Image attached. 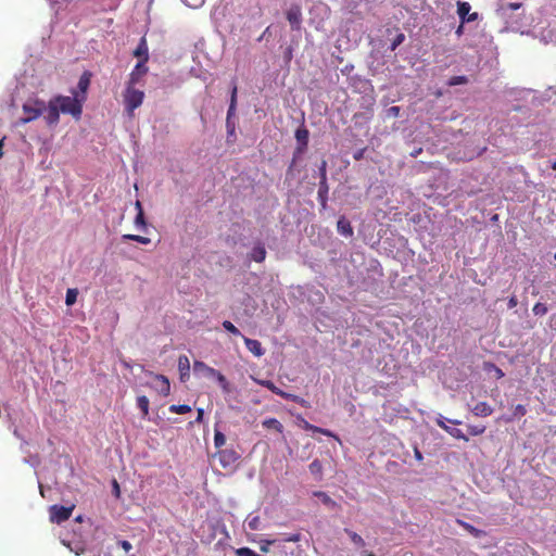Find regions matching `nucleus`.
I'll use <instances>...</instances> for the list:
<instances>
[{
	"mask_svg": "<svg viewBox=\"0 0 556 556\" xmlns=\"http://www.w3.org/2000/svg\"><path fill=\"white\" fill-rule=\"evenodd\" d=\"M118 545H119V546H121V547H122L126 553L130 552V551H131V548H132L131 543H130L129 541H127V540H122V541H119V542H118Z\"/></svg>",
	"mask_w": 556,
	"mask_h": 556,
	"instance_id": "obj_48",
	"label": "nucleus"
},
{
	"mask_svg": "<svg viewBox=\"0 0 556 556\" xmlns=\"http://www.w3.org/2000/svg\"><path fill=\"white\" fill-rule=\"evenodd\" d=\"M251 351L257 357H261L264 354V350H251Z\"/></svg>",
	"mask_w": 556,
	"mask_h": 556,
	"instance_id": "obj_60",
	"label": "nucleus"
},
{
	"mask_svg": "<svg viewBox=\"0 0 556 556\" xmlns=\"http://www.w3.org/2000/svg\"><path fill=\"white\" fill-rule=\"evenodd\" d=\"M483 369L484 371H486L488 374H491L493 372L494 377L496 379H501L504 377V372L503 370L497 367L496 365L492 364V363H489V362H484L483 363Z\"/></svg>",
	"mask_w": 556,
	"mask_h": 556,
	"instance_id": "obj_25",
	"label": "nucleus"
},
{
	"mask_svg": "<svg viewBox=\"0 0 556 556\" xmlns=\"http://www.w3.org/2000/svg\"><path fill=\"white\" fill-rule=\"evenodd\" d=\"M262 425L264 428L275 430L279 433L283 431L282 424L276 418H267L263 420Z\"/></svg>",
	"mask_w": 556,
	"mask_h": 556,
	"instance_id": "obj_21",
	"label": "nucleus"
},
{
	"mask_svg": "<svg viewBox=\"0 0 556 556\" xmlns=\"http://www.w3.org/2000/svg\"><path fill=\"white\" fill-rule=\"evenodd\" d=\"M77 294H78L77 289H68L66 292V296H65L66 305L71 306V305L75 304V302L77 300Z\"/></svg>",
	"mask_w": 556,
	"mask_h": 556,
	"instance_id": "obj_33",
	"label": "nucleus"
},
{
	"mask_svg": "<svg viewBox=\"0 0 556 556\" xmlns=\"http://www.w3.org/2000/svg\"><path fill=\"white\" fill-rule=\"evenodd\" d=\"M388 113L394 117H397L400 115V108L399 106H391L388 110Z\"/></svg>",
	"mask_w": 556,
	"mask_h": 556,
	"instance_id": "obj_52",
	"label": "nucleus"
},
{
	"mask_svg": "<svg viewBox=\"0 0 556 556\" xmlns=\"http://www.w3.org/2000/svg\"><path fill=\"white\" fill-rule=\"evenodd\" d=\"M548 308L545 304L538 302L534 304L532 312L535 316H544L547 313Z\"/></svg>",
	"mask_w": 556,
	"mask_h": 556,
	"instance_id": "obj_35",
	"label": "nucleus"
},
{
	"mask_svg": "<svg viewBox=\"0 0 556 556\" xmlns=\"http://www.w3.org/2000/svg\"><path fill=\"white\" fill-rule=\"evenodd\" d=\"M220 374H222L220 371H218V370H216V369H214V368L210 367V368L207 369V371L205 372V376H207V377H212V378H215V379H216V378L218 377V375H220Z\"/></svg>",
	"mask_w": 556,
	"mask_h": 556,
	"instance_id": "obj_50",
	"label": "nucleus"
},
{
	"mask_svg": "<svg viewBox=\"0 0 556 556\" xmlns=\"http://www.w3.org/2000/svg\"><path fill=\"white\" fill-rule=\"evenodd\" d=\"M245 342L247 343H253V345H254L253 348H258L260 346V343L257 341H250V340L245 339Z\"/></svg>",
	"mask_w": 556,
	"mask_h": 556,
	"instance_id": "obj_62",
	"label": "nucleus"
},
{
	"mask_svg": "<svg viewBox=\"0 0 556 556\" xmlns=\"http://www.w3.org/2000/svg\"><path fill=\"white\" fill-rule=\"evenodd\" d=\"M302 428L307 431H312L314 429V425L309 424L305 419H302Z\"/></svg>",
	"mask_w": 556,
	"mask_h": 556,
	"instance_id": "obj_53",
	"label": "nucleus"
},
{
	"mask_svg": "<svg viewBox=\"0 0 556 556\" xmlns=\"http://www.w3.org/2000/svg\"><path fill=\"white\" fill-rule=\"evenodd\" d=\"M287 20L293 29H299L302 22V12L299 5H292L287 11Z\"/></svg>",
	"mask_w": 556,
	"mask_h": 556,
	"instance_id": "obj_12",
	"label": "nucleus"
},
{
	"mask_svg": "<svg viewBox=\"0 0 556 556\" xmlns=\"http://www.w3.org/2000/svg\"><path fill=\"white\" fill-rule=\"evenodd\" d=\"M256 381H257V383L267 388L273 393L279 395L280 397L291 401V402H294V403H298L304 407H307V402L304 399L300 397L299 395L282 391L281 389L276 387L273 381H270V380H256Z\"/></svg>",
	"mask_w": 556,
	"mask_h": 556,
	"instance_id": "obj_4",
	"label": "nucleus"
},
{
	"mask_svg": "<svg viewBox=\"0 0 556 556\" xmlns=\"http://www.w3.org/2000/svg\"><path fill=\"white\" fill-rule=\"evenodd\" d=\"M225 443H226L225 434L223 432L216 430L215 433H214V445H215V447L218 448V450H222L220 447L223 445H225Z\"/></svg>",
	"mask_w": 556,
	"mask_h": 556,
	"instance_id": "obj_32",
	"label": "nucleus"
},
{
	"mask_svg": "<svg viewBox=\"0 0 556 556\" xmlns=\"http://www.w3.org/2000/svg\"><path fill=\"white\" fill-rule=\"evenodd\" d=\"M309 472L317 479L321 480L323 477V465L320 460L314 459L308 466Z\"/></svg>",
	"mask_w": 556,
	"mask_h": 556,
	"instance_id": "obj_23",
	"label": "nucleus"
},
{
	"mask_svg": "<svg viewBox=\"0 0 556 556\" xmlns=\"http://www.w3.org/2000/svg\"><path fill=\"white\" fill-rule=\"evenodd\" d=\"M301 540V534L300 533H293V534H290L286 538H283V542H293V543H296Z\"/></svg>",
	"mask_w": 556,
	"mask_h": 556,
	"instance_id": "obj_47",
	"label": "nucleus"
},
{
	"mask_svg": "<svg viewBox=\"0 0 556 556\" xmlns=\"http://www.w3.org/2000/svg\"><path fill=\"white\" fill-rule=\"evenodd\" d=\"M135 225L137 227H140L143 230H146L147 222H146V218H144L143 210H140V212H137V215H136V218H135Z\"/></svg>",
	"mask_w": 556,
	"mask_h": 556,
	"instance_id": "obj_36",
	"label": "nucleus"
},
{
	"mask_svg": "<svg viewBox=\"0 0 556 556\" xmlns=\"http://www.w3.org/2000/svg\"><path fill=\"white\" fill-rule=\"evenodd\" d=\"M91 76H92V74L89 71H85L81 74V76L79 77L78 85H77V88H78L77 92H78L79 97L87 98V91L90 86Z\"/></svg>",
	"mask_w": 556,
	"mask_h": 556,
	"instance_id": "obj_14",
	"label": "nucleus"
},
{
	"mask_svg": "<svg viewBox=\"0 0 556 556\" xmlns=\"http://www.w3.org/2000/svg\"><path fill=\"white\" fill-rule=\"evenodd\" d=\"M123 239L124 240L136 241V242H139L141 244H149L151 242L150 238L143 237V236H139V235H124Z\"/></svg>",
	"mask_w": 556,
	"mask_h": 556,
	"instance_id": "obj_29",
	"label": "nucleus"
},
{
	"mask_svg": "<svg viewBox=\"0 0 556 556\" xmlns=\"http://www.w3.org/2000/svg\"><path fill=\"white\" fill-rule=\"evenodd\" d=\"M67 547L76 555H81L85 552V546L80 542L75 543L74 546H72V544L68 543Z\"/></svg>",
	"mask_w": 556,
	"mask_h": 556,
	"instance_id": "obj_43",
	"label": "nucleus"
},
{
	"mask_svg": "<svg viewBox=\"0 0 556 556\" xmlns=\"http://www.w3.org/2000/svg\"><path fill=\"white\" fill-rule=\"evenodd\" d=\"M415 457L417 460H421L422 459V454L421 452L416 447L415 448Z\"/></svg>",
	"mask_w": 556,
	"mask_h": 556,
	"instance_id": "obj_58",
	"label": "nucleus"
},
{
	"mask_svg": "<svg viewBox=\"0 0 556 556\" xmlns=\"http://www.w3.org/2000/svg\"><path fill=\"white\" fill-rule=\"evenodd\" d=\"M328 192H329V187H328L327 181H319L318 200L323 207H325L327 204Z\"/></svg>",
	"mask_w": 556,
	"mask_h": 556,
	"instance_id": "obj_20",
	"label": "nucleus"
},
{
	"mask_svg": "<svg viewBox=\"0 0 556 556\" xmlns=\"http://www.w3.org/2000/svg\"><path fill=\"white\" fill-rule=\"evenodd\" d=\"M446 421V418L444 417H440L437 419V425L442 428L444 431H446L451 437L455 438V439H458V440H464V441H468V437L464 434V432L458 429V428H455V427H450L445 424ZM448 422L453 424V425H460L462 421L460 420H451V419H447Z\"/></svg>",
	"mask_w": 556,
	"mask_h": 556,
	"instance_id": "obj_8",
	"label": "nucleus"
},
{
	"mask_svg": "<svg viewBox=\"0 0 556 556\" xmlns=\"http://www.w3.org/2000/svg\"><path fill=\"white\" fill-rule=\"evenodd\" d=\"M168 409L170 413H174V414H187V413L191 412V407L186 404H181V405L173 404L169 406Z\"/></svg>",
	"mask_w": 556,
	"mask_h": 556,
	"instance_id": "obj_30",
	"label": "nucleus"
},
{
	"mask_svg": "<svg viewBox=\"0 0 556 556\" xmlns=\"http://www.w3.org/2000/svg\"><path fill=\"white\" fill-rule=\"evenodd\" d=\"M149 68L147 63L137 62L131 73L129 74V78L126 84L137 85L140 83L141 78L148 73Z\"/></svg>",
	"mask_w": 556,
	"mask_h": 556,
	"instance_id": "obj_11",
	"label": "nucleus"
},
{
	"mask_svg": "<svg viewBox=\"0 0 556 556\" xmlns=\"http://www.w3.org/2000/svg\"><path fill=\"white\" fill-rule=\"evenodd\" d=\"M135 207H136V210H137L138 212H140V210H143V208H142V205H141V202H140V201H138V200H137V201H136V203H135Z\"/></svg>",
	"mask_w": 556,
	"mask_h": 556,
	"instance_id": "obj_61",
	"label": "nucleus"
},
{
	"mask_svg": "<svg viewBox=\"0 0 556 556\" xmlns=\"http://www.w3.org/2000/svg\"><path fill=\"white\" fill-rule=\"evenodd\" d=\"M203 415H204L203 409H202V408H199V409H198V416H197L195 421H197V422H201V421H202V419H203Z\"/></svg>",
	"mask_w": 556,
	"mask_h": 556,
	"instance_id": "obj_56",
	"label": "nucleus"
},
{
	"mask_svg": "<svg viewBox=\"0 0 556 556\" xmlns=\"http://www.w3.org/2000/svg\"><path fill=\"white\" fill-rule=\"evenodd\" d=\"M248 526L251 530H258L261 526V518L258 516H254L249 519Z\"/></svg>",
	"mask_w": 556,
	"mask_h": 556,
	"instance_id": "obj_41",
	"label": "nucleus"
},
{
	"mask_svg": "<svg viewBox=\"0 0 556 556\" xmlns=\"http://www.w3.org/2000/svg\"><path fill=\"white\" fill-rule=\"evenodd\" d=\"M470 9H471V7L468 2L459 1L457 3V13L462 21V24H464L466 22H473L478 18L477 12L469 14Z\"/></svg>",
	"mask_w": 556,
	"mask_h": 556,
	"instance_id": "obj_10",
	"label": "nucleus"
},
{
	"mask_svg": "<svg viewBox=\"0 0 556 556\" xmlns=\"http://www.w3.org/2000/svg\"><path fill=\"white\" fill-rule=\"evenodd\" d=\"M308 130L305 128V127H302V128H298L296 131H295V138L298 140L299 143H301V148L300 150L304 149L307 147V143H308Z\"/></svg>",
	"mask_w": 556,
	"mask_h": 556,
	"instance_id": "obj_22",
	"label": "nucleus"
},
{
	"mask_svg": "<svg viewBox=\"0 0 556 556\" xmlns=\"http://www.w3.org/2000/svg\"><path fill=\"white\" fill-rule=\"evenodd\" d=\"M276 540L264 539L260 541V549L263 553L269 552V546L275 544Z\"/></svg>",
	"mask_w": 556,
	"mask_h": 556,
	"instance_id": "obj_40",
	"label": "nucleus"
},
{
	"mask_svg": "<svg viewBox=\"0 0 556 556\" xmlns=\"http://www.w3.org/2000/svg\"><path fill=\"white\" fill-rule=\"evenodd\" d=\"M313 432H318V433H321L323 431V428L320 427H317V426H314V429H312Z\"/></svg>",
	"mask_w": 556,
	"mask_h": 556,
	"instance_id": "obj_63",
	"label": "nucleus"
},
{
	"mask_svg": "<svg viewBox=\"0 0 556 556\" xmlns=\"http://www.w3.org/2000/svg\"><path fill=\"white\" fill-rule=\"evenodd\" d=\"M404 40L405 35L403 33L397 34L391 43V50L394 51Z\"/></svg>",
	"mask_w": 556,
	"mask_h": 556,
	"instance_id": "obj_44",
	"label": "nucleus"
},
{
	"mask_svg": "<svg viewBox=\"0 0 556 556\" xmlns=\"http://www.w3.org/2000/svg\"><path fill=\"white\" fill-rule=\"evenodd\" d=\"M75 508V505H71L68 507L62 505H52L49 508L50 521L54 523H62L70 519L72 513Z\"/></svg>",
	"mask_w": 556,
	"mask_h": 556,
	"instance_id": "obj_6",
	"label": "nucleus"
},
{
	"mask_svg": "<svg viewBox=\"0 0 556 556\" xmlns=\"http://www.w3.org/2000/svg\"><path fill=\"white\" fill-rule=\"evenodd\" d=\"M526 414H527V408L523 405L518 404V405H516L514 407L513 416H510V417H502V419L505 422H511L514 420V418L523 417Z\"/></svg>",
	"mask_w": 556,
	"mask_h": 556,
	"instance_id": "obj_24",
	"label": "nucleus"
},
{
	"mask_svg": "<svg viewBox=\"0 0 556 556\" xmlns=\"http://www.w3.org/2000/svg\"><path fill=\"white\" fill-rule=\"evenodd\" d=\"M216 380L225 393H229L231 391L230 383L228 382V380L226 379V377L223 374L218 375Z\"/></svg>",
	"mask_w": 556,
	"mask_h": 556,
	"instance_id": "obj_34",
	"label": "nucleus"
},
{
	"mask_svg": "<svg viewBox=\"0 0 556 556\" xmlns=\"http://www.w3.org/2000/svg\"><path fill=\"white\" fill-rule=\"evenodd\" d=\"M320 181H327V162L323 161L319 166Z\"/></svg>",
	"mask_w": 556,
	"mask_h": 556,
	"instance_id": "obj_46",
	"label": "nucleus"
},
{
	"mask_svg": "<svg viewBox=\"0 0 556 556\" xmlns=\"http://www.w3.org/2000/svg\"><path fill=\"white\" fill-rule=\"evenodd\" d=\"M24 117H21L22 124H27L31 121L37 119L46 111V102L40 99H29L23 104Z\"/></svg>",
	"mask_w": 556,
	"mask_h": 556,
	"instance_id": "obj_3",
	"label": "nucleus"
},
{
	"mask_svg": "<svg viewBox=\"0 0 556 556\" xmlns=\"http://www.w3.org/2000/svg\"><path fill=\"white\" fill-rule=\"evenodd\" d=\"M46 115L45 119L48 125H55L60 118V109L58 105L56 98L51 99L48 104H46Z\"/></svg>",
	"mask_w": 556,
	"mask_h": 556,
	"instance_id": "obj_9",
	"label": "nucleus"
},
{
	"mask_svg": "<svg viewBox=\"0 0 556 556\" xmlns=\"http://www.w3.org/2000/svg\"><path fill=\"white\" fill-rule=\"evenodd\" d=\"M517 304H518V300H517V298L515 295L509 298V300H508V307L509 308H514L515 306H517Z\"/></svg>",
	"mask_w": 556,
	"mask_h": 556,
	"instance_id": "obj_54",
	"label": "nucleus"
},
{
	"mask_svg": "<svg viewBox=\"0 0 556 556\" xmlns=\"http://www.w3.org/2000/svg\"><path fill=\"white\" fill-rule=\"evenodd\" d=\"M137 406L142 413V417L146 418L149 415V399L146 395H139L137 397Z\"/></svg>",
	"mask_w": 556,
	"mask_h": 556,
	"instance_id": "obj_26",
	"label": "nucleus"
},
{
	"mask_svg": "<svg viewBox=\"0 0 556 556\" xmlns=\"http://www.w3.org/2000/svg\"><path fill=\"white\" fill-rule=\"evenodd\" d=\"M237 556H260L257 553H255L253 549L249 547H240L236 549Z\"/></svg>",
	"mask_w": 556,
	"mask_h": 556,
	"instance_id": "obj_39",
	"label": "nucleus"
},
{
	"mask_svg": "<svg viewBox=\"0 0 556 556\" xmlns=\"http://www.w3.org/2000/svg\"><path fill=\"white\" fill-rule=\"evenodd\" d=\"M220 374H222L220 371H218V370H216V369H214V368L210 367V368L207 369V371L205 372V376H207V377H212V378H215V379H216V378L218 377V375H220Z\"/></svg>",
	"mask_w": 556,
	"mask_h": 556,
	"instance_id": "obj_49",
	"label": "nucleus"
},
{
	"mask_svg": "<svg viewBox=\"0 0 556 556\" xmlns=\"http://www.w3.org/2000/svg\"><path fill=\"white\" fill-rule=\"evenodd\" d=\"M313 494H314V496L320 498L323 504L326 505L327 507H329L331 509H334L338 507L337 502L333 501L327 493H325L323 491H316Z\"/></svg>",
	"mask_w": 556,
	"mask_h": 556,
	"instance_id": "obj_19",
	"label": "nucleus"
},
{
	"mask_svg": "<svg viewBox=\"0 0 556 556\" xmlns=\"http://www.w3.org/2000/svg\"><path fill=\"white\" fill-rule=\"evenodd\" d=\"M223 326L226 330H228L229 332L233 333V334H240L238 328L230 321L228 320H225L223 323Z\"/></svg>",
	"mask_w": 556,
	"mask_h": 556,
	"instance_id": "obj_45",
	"label": "nucleus"
},
{
	"mask_svg": "<svg viewBox=\"0 0 556 556\" xmlns=\"http://www.w3.org/2000/svg\"><path fill=\"white\" fill-rule=\"evenodd\" d=\"M468 429V432L470 435H481L482 433H484L485 431V426H475V425H469L467 427Z\"/></svg>",
	"mask_w": 556,
	"mask_h": 556,
	"instance_id": "obj_37",
	"label": "nucleus"
},
{
	"mask_svg": "<svg viewBox=\"0 0 556 556\" xmlns=\"http://www.w3.org/2000/svg\"><path fill=\"white\" fill-rule=\"evenodd\" d=\"M459 523L462 525V527L467 530L469 533L473 534L475 536H479L480 534V530H478L477 528H475L473 526H471L470 523L468 522H465V521H459Z\"/></svg>",
	"mask_w": 556,
	"mask_h": 556,
	"instance_id": "obj_42",
	"label": "nucleus"
},
{
	"mask_svg": "<svg viewBox=\"0 0 556 556\" xmlns=\"http://www.w3.org/2000/svg\"><path fill=\"white\" fill-rule=\"evenodd\" d=\"M321 434L327 435V437H331V438H333L334 440H337L338 442L341 443L340 438L337 434H334L332 431L328 430V429H324L323 428Z\"/></svg>",
	"mask_w": 556,
	"mask_h": 556,
	"instance_id": "obj_51",
	"label": "nucleus"
},
{
	"mask_svg": "<svg viewBox=\"0 0 556 556\" xmlns=\"http://www.w3.org/2000/svg\"><path fill=\"white\" fill-rule=\"evenodd\" d=\"M471 412L477 417H488L493 413V408L486 402H478L472 408Z\"/></svg>",
	"mask_w": 556,
	"mask_h": 556,
	"instance_id": "obj_16",
	"label": "nucleus"
},
{
	"mask_svg": "<svg viewBox=\"0 0 556 556\" xmlns=\"http://www.w3.org/2000/svg\"><path fill=\"white\" fill-rule=\"evenodd\" d=\"M73 97L56 96L59 109L64 114H71L74 118L78 119L83 113V103L86 97H79L75 90L72 92Z\"/></svg>",
	"mask_w": 556,
	"mask_h": 556,
	"instance_id": "obj_1",
	"label": "nucleus"
},
{
	"mask_svg": "<svg viewBox=\"0 0 556 556\" xmlns=\"http://www.w3.org/2000/svg\"><path fill=\"white\" fill-rule=\"evenodd\" d=\"M135 58H138V62L148 63L149 61V47L147 38L141 37L137 48L132 52Z\"/></svg>",
	"mask_w": 556,
	"mask_h": 556,
	"instance_id": "obj_13",
	"label": "nucleus"
},
{
	"mask_svg": "<svg viewBox=\"0 0 556 556\" xmlns=\"http://www.w3.org/2000/svg\"><path fill=\"white\" fill-rule=\"evenodd\" d=\"M464 33V24L460 23V25L456 29V35L462 36Z\"/></svg>",
	"mask_w": 556,
	"mask_h": 556,
	"instance_id": "obj_59",
	"label": "nucleus"
},
{
	"mask_svg": "<svg viewBox=\"0 0 556 556\" xmlns=\"http://www.w3.org/2000/svg\"><path fill=\"white\" fill-rule=\"evenodd\" d=\"M113 488H114L116 496H118L119 495V485L116 480L113 481Z\"/></svg>",
	"mask_w": 556,
	"mask_h": 556,
	"instance_id": "obj_57",
	"label": "nucleus"
},
{
	"mask_svg": "<svg viewBox=\"0 0 556 556\" xmlns=\"http://www.w3.org/2000/svg\"><path fill=\"white\" fill-rule=\"evenodd\" d=\"M521 7V3H513L510 4V8L514 9V10H517Z\"/></svg>",
	"mask_w": 556,
	"mask_h": 556,
	"instance_id": "obj_64",
	"label": "nucleus"
},
{
	"mask_svg": "<svg viewBox=\"0 0 556 556\" xmlns=\"http://www.w3.org/2000/svg\"><path fill=\"white\" fill-rule=\"evenodd\" d=\"M265 257H266V250L263 244H257L252 249L251 258L254 262L261 263L265 260Z\"/></svg>",
	"mask_w": 556,
	"mask_h": 556,
	"instance_id": "obj_18",
	"label": "nucleus"
},
{
	"mask_svg": "<svg viewBox=\"0 0 556 556\" xmlns=\"http://www.w3.org/2000/svg\"><path fill=\"white\" fill-rule=\"evenodd\" d=\"M468 83V77L467 76H452L448 81H447V85L450 87H453V86H457V85H465Z\"/></svg>",
	"mask_w": 556,
	"mask_h": 556,
	"instance_id": "obj_31",
	"label": "nucleus"
},
{
	"mask_svg": "<svg viewBox=\"0 0 556 556\" xmlns=\"http://www.w3.org/2000/svg\"><path fill=\"white\" fill-rule=\"evenodd\" d=\"M364 151H365V150H364V149H362V150H359V151L355 152V153H354V160L359 161V160L363 157Z\"/></svg>",
	"mask_w": 556,
	"mask_h": 556,
	"instance_id": "obj_55",
	"label": "nucleus"
},
{
	"mask_svg": "<svg viewBox=\"0 0 556 556\" xmlns=\"http://www.w3.org/2000/svg\"><path fill=\"white\" fill-rule=\"evenodd\" d=\"M237 86L233 85L231 89V97H230V104L227 112V118H230V116L235 113L236 105H237Z\"/></svg>",
	"mask_w": 556,
	"mask_h": 556,
	"instance_id": "obj_27",
	"label": "nucleus"
},
{
	"mask_svg": "<svg viewBox=\"0 0 556 556\" xmlns=\"http://www.w3.org/2000/svg\"><path fill=\"white\" fill-rule=\"evenodd\" d=\"M208 368L210 367L207 365H205L204 363H202V362L194 361V363H193V371H194V374L205 375V372L207 371Z\"/></svg>",
	"mask_w": 556,
	"mask_h": 556,
	"instance_id": "obj_38",
	"label": "nucleus"
},
{
	"mask_svg": "<svg viewBox=\"0 0 556 556\" xmlns=\"http://www.w3.org/2000/svg\"><path fill=\"white\" fill-rule=\"evenodd\" d=\"M136 85L126 84V88L123 92V102L125 106V111L128 116L132 117L136 109L141 106L144 100V92L142 90L136 89Z\"/></svg>",
	"mask_w": 556,
	"mask_h": 556,
	"instance_id": "obj_2",
	"label": "nucleus"
},
{
	"mask_svg": "<svg viewBox=\"0 0 556 556\" xmlns=\"http://www.w3.org/2000/svg\"><path fill=\"white\" fill-rule=\"evenodd\" d=\"M337 230L340 235L349 238L354 233L353 227L345 216H341L337 223Z\"/></svg>",
	"mask_w": 556,
	"mask_h": 556,
	"instance_id": "obj_15",
	"label": "nucleus"
},
{
	"mask_svg": "<svg viewBox=\"0 0 556 556\" xmlns=\"http://www.w3.org/2000/svg\"><path fill=\"white\" fill-rule=\"evenodd\" d=\"M214 457L218 458V462L224 469H230L235 466L236 462L239 459L240 456L232 448H224L218 450L215 453Z\"/></svg>",
	"mask_w": 556,
	"mask_h": 556,
	"instance_id": "obj_7",
	"label": "nucleus"
},
{
	"mask_svg": "<svg viewBox=\"0 0 556 556\" xmlns=\"http://www.w3.org/2000/svg\"><path fill=\"white\" fill-rule=\"evenodd\" d=\"M345 532L349 534L351 541L355 545H357L358 547H364L365 546V541H364V539L359 534H357L356 532L351 531L349 529H345Z\"/></svg>",
	"mask_w": 556,
	"mask_h": 556,
	"instance_id": "obj_28",
	"label": "nucleus"
},
{
	"mask_svg": "<svg viewBox=\"0 0 556 556\" xmlns=\"http://www.w3.org/2000/svg\"><path fill=\"white\" fill-rule=\"evenodd\" d=\"M149 376L151 377L152 381L147 383V386L153 389L160 395L167 396L170 392V383L167 377L153 372H149Z\"/></svg>",
	"mask_w": 556,
	"mask_h": 556,
	"instance_id": "obj_5",
	"label": "nucleus"
},
{
	"mask_svg": "<svg viewBox=\"0 0 556 556\" xmlns=\"http://www.w3.org/2000/svg\"><path fill=\"white\" fill-rule=\"evenodd\" d=\"M178 369L180 372V380L186 381L189 378L190 362L187 356H180L178 358Z\"/></svg>",
	"mask_w": 556,
	"mask_h": 556,
	"instance_id": "obj_17",
	"label": "nucleus"
}]
</instances>
